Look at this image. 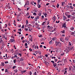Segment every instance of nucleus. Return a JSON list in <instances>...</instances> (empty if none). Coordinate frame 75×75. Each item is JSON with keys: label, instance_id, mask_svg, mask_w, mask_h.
<instances>
[{"label": "nucleus", "instance_id": "33", "mask_svg": "<svg viewBox=\"0 0 75 75\" xmlns=\"http://www.w3.org/2000/svg\"><path fill=\"white\" fill-rule=\"evenodd\" d=\"M70 7H71V9H73V8H74V7H72V6H70Z\"/></svg>", "mask_w": 75, "mask_h": 75}, {"label": "nucleus", "instance_id": "8", "mask_svg": "<svg viewBox=\"0 0 75 75\" xmlns=\"http://www.w3.org/2000/svg\"><path fill=\"white\" fill-rule=\"evenodd\" d=\"M53 65L54 67H55L56 66H57V64L56 63H54L53 64Z\"/></svg>", "mask_w": 75, "mask_h": 75}, {"label": "nucleus", "instance_id": "3", "mask_svg": "<svg viewBox=\"0 0 75 75\" xmlns=\"http://www.w3.org/2000/svg\"><path fill=\"white\" fill-rule=\"evenodd\" d=\"M74 47H68V49H69L70 50H73V51H74Z\"/></svg>", "mask_w": 75, "mask_h": 75}, {"label": "nucleus", "instance_id": "4", "mask_svg": "<svg viewBox=\"0 0 75 75\" xmlns=\"http://www.w3.org/2000/svg\"><path fill=\"white\" fill-rule=\"evenodd\" d=\"M66 27H67V25H66V23H64L63 24L62 26V28H63V27H64V28H65Z\"/></svg>", "mask_w": 75, "mask_h": 75}, {"label": "nucleus", "instance_id": "36", "mask_svg": "<svg viewBox=\"0 0 75 75\" xmlns=\"http://www.w3.org/2000/svg\"><path fill=\"white\" fill-rule=\"evenodd\" d=\"M18 55L19 56L20 55V57H21V53H19V54H18Z\"/></svg>", "mask_w": 75, "mask_h": 75}, {"label": "nucleus", "instance_id": "43", "mask_svg": "<svg viewBox=\"0 0 75 75\" xmlns=\"http://www.w3.org/2000/svg\"><path fill=\"white\" fill-rule=\"evenodd\" d=\"M48 75H51V73L50 72H49L48 73Z\"/></svg>", "mask_w": 75, "mask_h": 75}, {"label": "nucleus", "instance_id": "37", "mask_svg": "<svg viewBox=\"0 0 75 75\" xmlns=\"http://www.w3.org/2000/svg\"><path fill=\"white\" fill-rule=\"evenodd\" d=\"M29 50H30V52H31V51H32V49H31V48H30L29 49Z\"/></svg>", "mask_w": 75, "mask_h": 75}, {"label": "nucleus", "instance_id": "48", "mask_svg": "<svg viewBox=\"0 0 75 75\" xmlns=\"http://www.w3.org/2000/svg\"><path fill=\"white\" fill-rule=\"evenodd\" d=\"M30 9V8H27V11H28Z\"/></svg>", "mask_w": 75, "mask_h": 75}, {"label": "nucleus", "instance_id": "53", "mask_svg": "<svg viewBox=\"0 0 75 75\" xmlns=\"http://www.w3.org/2000/svg\"><path fill=\"white\" fill-rule=\"evenodd\" d=\"M38 58H42V56H41V55L40 56H38Z\"/></svg>", "mask_w": 75, "mask_h": 75}, {"label": "nucleus", "instance_id": "59", "mask_svg": "<svg viewBox=\"0 0 75 75\" xmlns=\"http://www.w3.org/2000/svg\"><path fill=\"white\" fill-rule=\"evenodd\" d=\"M58 61V60L57 59H55V62H57Z\"/></svg>", "mask_w": 75, "mask_h": 75}, {"label": "nucleus", "instance_id": "23", "mask_svg": "<svg viewBox=\"0 0 75 75\" xmlns=\"http://www.w3.org/2000/svg\"><path fill=\"white\" fill-rule=\"evenodd\" d=\"M74 34H75V33H74V32L72 33H71L72 35H73L74 36V35H75Z\"/></svg>", "mask_w": 75, "mask_h": 75}, {"label": "nucleus", "instance_id": "58", "mask_svg": "<svg viewBox=\"0 0 75 75\" xmlns=\"http://www.w3.org/2000/svg\"><path fill=\"white\" fill-rule=\"evenodd\" d=\"M69 45H71V42H69Z\"/></svg>", "mask_w": 75, "mask_h": 75}, {"label": "nucleus", "instance_id": "47", "mask_svg": "<svg viewBox=\"0 0 75 75\" xmlns=\"http://www.w3.org/2000/svg\"><path fill=\"white\" fill-rule=\"evenodd\" d=\"M24 28V25H23L22 27V28Z\"/></svg>", "mask_w": 75, "mask_h": 75}, {"label": "nucleus", "instance_id": "18", "mask_svg": "<svg viewBox=\"0 0 75 75\" xmlns=\"http://www.w3.org/2000/svg\"><path fill=\"white\" fill-rule=\"evenodd\" d=\"M65 40L67 41L68 40H69V38L66 37V38L65 39Z\"/></svg>", "mask_w": 75, "mask_h": 75}, {"label": "nucleus", "instance_id": "13", "mask_svg": "<svg viewBox=\"0 0 75 75\" xmlns=\"http://www.w3.org/2000/svg\"><path fill=\"white\" fill-rule=\"evenodd\" d=\"M72 71L73 72H75V68H72Z\"/></svg>", "mask_w": 75, "mask_h": 75}, {"label": "nucleus", "instance_id": "46", "mask_svg": "<svg viewBox=\"0 0 75 75\" xmlns=\"http://www.w3.org/2000/svg\"><path fill=\"white\" fill-rule=\"evenodd\" d=\"M52 43V40H51L49 44H51Z\"/></svg>", "mask_w": 75, "mask_h": 75}, {"label": "nucleus", "instance_id": "15", "mask_svg": "<svg viewBox=\"0 0 75 75\" xmlns=\"http://www.w3.org/2000/svg\"><path fill=\"white\" fill-rule=\"evenodd\" d=\"M55 44L56 45V46H57L58 44H59V42H56L55 43Z\"/></svg>", "mask_w": 75, "mask_h": 75}, {"label": "nucleus", "instance_id": "32", "mask_svg": "<svg viewBox=\"0 0 75 75\" xmlns=\"http://www.w3.org/2000/svg\"><path fill=\"white\" fill-rule=\"evenodd\" d=\"M15 68H16V66H14L13 67V69H14Z\"/></svg>", "mask_w": 75, "mask_h": 75}, {"label": "nucleus", "instance_id": "50", "mask_svg": "<svg viewBox=\"0 0 75 75\" xmlns=\"http://www.w3.org/2000/svg\"><path fill=\"white\" fill-rule=\"evenodd\" d=\"M42 18H43V19H44V16H42Z\"/></svg>", "mask_w": 75, "mask_h": 75}, {"label": "nucleus", "instance_id": "54", "mask_svg": "<svg viewBox=\"0 0 75 75\" xmlns=\"http://www.w3.org/2000/svg\"><path fill=\"white\" fill-rule=\"evenodd\" d=\"M7 63H8V62L7 61L5 62V64H7Z\"/></svg>", "mask_w": 75, "mask_h": 75}, {"label": "nucleus", "instance_id": "16", "mask_svg": "<svg viewBox=\"0 0 75 75\" xmlns=\"http://www.w3.org/2000/svg\"><path fill=\"white\" fill-rule=\"evenodd\" d=\"M74 28L73 27H71L70 28V30L72 31H73L74 30Z\"/></svg>", "mask_w": 75, "mask_h": 75}, {"label": "nucleus", "instance_id": "62", "mask_svg": "<svg viewBox=\"0 0 75 75\" xmlns=\"http://www.w3.org/2000/svg\"><path fill=\"white\" fill-rule=\"evenodd\" d=\"M52 40H53V41H54V40H55V38H52Z\"/></svg>", "mask_w": 75, "mask_h": 75}, {"label": "nucleus", "instance_id": "20", "mask_svg": "<svg viewBox=\"0 0 75 75\" xmlns=\"http://www.w3.org/2000/svg\"><path fill=\"white\" fill-rule=\"evenodd\" d=\"M42 14V13H41V12H40L38 14L39 16H41Z\"/></svg>", "mask_w": 75, "mask_h": 75}, {"label": "nucleus", "instance_id": "28", "mask_svg": "<svg viewBox=\"0 0 75 75\" xmlns=\"http://www.w3.org/2000/svg\"><path fill=\"white\" fill-rule=\"evenodd\" d=\"M18 31H20V32H21L22 30H21V29H19L18 30Z\"/></svg>", "mask_w": 75, "mask_h": 75}, {"label": "nucleus", "instance_id": "30", "mask_svg": "<svg viewBox=\"0 0 75 75\" xmlns=\"http://www.w3.org/2000/svg\"><path fill=\"white\" fill-rule=\"evenodd\" d=\"M39 18V16H37L35 18V19H38Z\"/></svg>", "mask_w": 75, "mask_h": 75}, {"label": "nucleus", "instance_id": "2", "mask_svg": "<svg viewBox=\"0 0 75 75\" xmlns=\"http://www.w3.org/2000/svg\"><path fill=\"white\" fill-rule=\"evenodd\" d=\"M52 20L53 22H55V20H56V18H55V16H54L53 17V18H52Z\"/></svg>", "mask_w": 75, "mask_h": 75}, {"label": "nucleus", "instance_id": "52", "mask_svg": "<svg viewBox=\"0 0 75 75\" xmlns=\"http://www.w3.org/2000/svg\"><path fill=\"white\" fill-rule=\"evenodd\" d=\"M56 23H59V21H56Z\"/></svg>", "mask_w": 75, "mask_h": 75}, {"label": "nucleus", "instance_id": "7", "mask_svg": "<svg viewBox=\"0 0 75 75\" xmlns=\"http://www.w3.org/2000/svg\"><path fill=\"white\" fill-rule=\"evenodd\" d=\"M29 4V1H26V2L25 3V5H28Z\"/></svg>", "mask_w": 75, "mask_h": 75}, {"label": "nucleus", "instance_id": "40", "mask_svg": "<svg viewBox=\"0 0 75 75\" xmlns=\"http://www.w3.org/2000/svg\"><path fill=\"white\" fill-rule=\"evenodd\" d=\"M28 45V44H27V43H25V46H27V45Z\"/></svg>", "mask_w": 75, "mask_h": 75}, {"label": "nucleus", "instance_id": "21", "mask_svg": "<svg viewBox=\"0 0 75 75\" xmlns=\"http://www.w3.org/2000/svg\"><path fill=\"white\" fill-rule=\"evenodd\" d=\"M61 33H62V34L65 33V30H63V31H61Z\"/></svg>", "mask_w": 75, "mask_h": 75}, {"label": "nucleus", "instance_id": "12", "mask_svg": "<svg viewBox=\"0 0 75 75\" xmlns=\"http://www.w3.org/2000/svg\"><path fill=\"white\" fill-rule=\"evenodd\" d=\"M44 15L45 17H47V16H48V14H47V13H45V14H44Z\"/></svg>", "mask_w": 75, "mask_h": 75}, {"label": "nucleus", "instance_id": "17", "mask_svg": "<svg viewBox=\"0 0 75 75\" xmlns=\"http://www.w3.org/2000/svg\"><path fill=\"white\" fill-rule=\"evenodd\" d=\"M14 58H16V59H18V57H17V56L16 55H15L14 57Z\"/></svg>", "mask_w": 75, "mask_h": 75}, {"label": "nucleus", "instance_id": "38", "mask_svg": "<svg viewBox=\"0 0 75 75\" xmlns=\"http://www.w3.org/2000/svg\"><path fill=\"white\" fill-rule=\"evenodd\" d=\"M38 53L40 54V55H41V52L40 51H39V52H38Z\"/></svg>", "mask_w": 75, "mask_h": 75}, {"label": "nucleus", "instance_id": "5", "mask_svg": "<svg viewBox=\"0 0 75 75\" xmlns=\"http://www.w3.org/2000/svg\"><path fill=\"white\" fill-rule=\"evenodd\" d=\"M32 27V25L29 24L28 25V28H31V27Z\"/></svg>", "mask_w": 75, "mask_h": 75}, {"label": "nucleus", "instance_id": "56", "mask_svg": "<svg viewBox=\"0 0 75 75\" xmlns=\"http://www.w3.org/2000/svg\"><path fill=\"white\" fill-rule=\"evenodd\" d=\"M34 75H37V73H36V72H35V73H34Z\"/></svg>", "mask_w": 75, "mask_h": 75}, {"label": "nucleus", "instance_id": "42", "mask_svg": "<svg viewBox=\"0 0 75 75\" xmlns=\"http://www.w3.org/2000/svg\"><path fill=\"white\" fill-rule=\"evenodd\" d=\"M75 12H74L73 13H72V15L73 16H75Z\"/></svg>", "mask_w": 75, "mask_h": 75}, {"label": "nucleus", "instance_id": "39", "mask_svg": "<svg viewBox=\"0 0 75 75\" xmlns=\"http://www.w3.org/2000/svg\"><path fill=\"white\" fill-rule=\"evenodd\" d=\"M51 62H52V63H53V64H54L55 63V62H54V61H51Z\"/></svg>", "mask_w": 75, "mask_h": 75}, {"label": "nucleus", "instance_id": "10", "mask_svg": "<svg viewBox=\"0 0 75 75\" xmlns=\"http://www.w3.org/2000/svg\"><path fill=\"white\" fill-rule=\"evenodd\" d=\"M60 41H62V42H64V39L62 38H60Z\"/></svg>", "mask_w": 75, "mask_h": 75}, {"label": "nucleus", "instance_id": "60", "mask_svg": "<svg viewBox=\"0 0 75 75\" xmlns=\"http://www.w3.org/2000/svg\"><path fill=\"white\" fill-rule=\"evenodd\" d=\"M42 45H40V48H42Z\"/></svg>", "mask_w": 75, "mask_h": 75}, {"label": "nucleus", "instance_id": "34", "mask_svg": "<svg viewBox=\"0 0 75 75\" xmlns=\"http://www.w3.org/2000/svg\"><path fill=\"white\" fill-rule=\"evenodd\" d=\"M62 62V61H61L60 60H59V61L57 62V64H58L59 62Z\"/></svg>", "mask_w": 75, "mask_h": 75}, {"label": "nucleus", "instance_id": "27", "mask_svg": "<svg viewBox=\"0 0 75 75\" xmlns=\"http://www.w3.org/2000/svg\"><path fill=\"white\" fill-rule=\"evenodd\" d=\"M20 61H23V57H21V59H20Z\"/></svg>", "mask_w": 75, "mask_h": 75}, {"label": "nucleus", "instance_id": "6", "mask_svg": "<svg viewBox=\"0 0 75 75\" xmlns=\"http://www.w3.org/2000/svg\"><path fill=\"white\" fill-rule=\"evenodd\" d=\"M64 64H67V59H64Z\"/></svg>", "mask_w": 75, "mask_h": 75}, {"label": "nucleus", "instance_id": "51", "mask_svg": "<svg viewBox=\"0 0 75 75\" xmlns=\"http://www.w3.org/2000/svg\"><path fill=\"white\" fill-rule=\"evenodd\" d=\"M8 25L9 26H11V24L10 23H8Z\"/></svg>", "mask_w": 75, "mask_h": 75}, {"label": "nucleus", "instance_id": "64", "mask_svg": "<svg viewBox=\"0 0 75 75\" xmlns=\"http://www.w3.org/2000/svg\"><path fill=\"white\" fill-rule=\"evenodd\" d=\"M45 56H46V57H48V55L46 54V55H45Z\"/></svg>", "mask_w": 75, "mask_h": 75}, {"label": "nucleus", "instance_id": "11", "mask_svg": "<svg viewBox=\"0 0 75 75\" xmlns=\"http://www.w3.org/2000/svg\"><path fill=\"white\" fill-rule=\"evenodd\" d=\"M29 40L31 41H33V37H31L30 38Z\"/></svg>", "mask_w": 75, "mask_h": 75}, {"label": "nucleus", "instance_id": "29", "mask_svg": "<svg viewBox=\"0 0 75 75\" xmlns=\"http://www.w3.org/2000/svg\"><path fill=\"white\" fill-rule=\"evenodd\" d=\"M33 14L35 16H37V14L35 12Z\"/></svg>", "mask_w": 75, "mask_h": 75}, {"label": "nucleus", "instance_id": "41", "mask_svg": "<svg viewBox=\"0 0 75 75\" xmlns=\"http://www.w3.org/2000/svg\"><path fill=\"white\" fill-rule=\"evenodd\" d=\"M38 37H40V38L42 37V35H39Z\"/></svg>", "mask_w": 75, "mask_h": 75}, {"label": "nucleus", "instance_id": "1", "mask_svg": "<svg viewBox=\"0 0 75 75\" xmlns=\"http://www.w3.org/2000/svg\"><path fill=\"white\" fill-rule=\"evenodd\" d=\"M69 50H70L69 49H68H68H66V50L64 51H66V52L67 53H68V52H69Z\"/></svg>", "mask_w": 75, "mask_h": 75}, {"label": "nucleus", "instance_id": "31", "mask_svg": "<svg viewBox=\"0 0 75 75\" xmlns=\"http://www.w3.org/2000/svg\"><path fill=\"white\" fill-rule=\"evenodd\" d=\"M40 6V5H38V8H40L41 7V6Z\"/></svg>", "mask_w": 75, "mask_h": 75}, {"label": "nucleus", "instance_id": "35", "mask_svg": "<svg viewBox=\"0 0 75 75\" xmlns=\"http://www.w3.org/2000/svg\"><path fill=\"white\" fill-rule=\"evenodd\" d=\"M13 62L14 63H16V59L13 60Z\"/></svg>", "mask_w": 75, "mask_h": 75}, {"label": "nucleus", "instance_id": "49", "mask_svg": "<svg viewBox=\"0 0 75 75\" xmlns=\"http://www.w3.org/2000/svg\"><path fill=\"white\" fill-rule=\"evenodd\" d=\"M30 75H32V72L31 71H30Z\"/></svg>", "mask_w": 75, "mask_h": 75}, {"label": "nucleus", "instance_id": "45", "mask_svg": "<svg viewBox=\"0 0 75 75\" xmlns=\"http://www.w3.org/2000/svg\"><path fill=\"white\" fill-rule=\"evenodd\" d=\"M70 16H71L70 15H68V16H67L68 18H70Z\"/></svg>", "mask_w": 75, "mask_h": 75}, {"label": "nucleus", "instance_id": "22", "mask_svg": "<svg viewBox=\"0 0 75 75\" xmlns=\"http://www.w3.org/2000/svg\"><path fill=\"white\" fill-rule=\"evenodd\" d=\"M64 4H65V2H62V6H64Z\"/></svg>", "mask_w": 75, "mask_h": 75}, {"label": "nucleus", "instance_id": "44", "mask_svg": "<svg viewBox=\"0 0 75 75\" xmlns=\"http://www.w3.org/2000/svg\"><path fill=\"white\" fill-rule=\"evenodd\" d=\"M25 30H26V31H28V28H25Z\"/></svg>", "mask_w": 75, "mask_h": 75}, {"label": "nucleus", "instance_id": "55", "mask_svg": "<svg viewBox=\"0 0 75 75\" xmlns=\"http://www.w3.org/2000/svg\"><path fill=\"white\" fill-rule=\"evenodd\" d=\"M26 23H28V20H26Z\"/></svg>", "mask_w": 75, "mask_h": 75}, {"label": "nucleus", "instance_id": "9", "mask_svg": "<svg viewBox=\"0 0 75 75\" xmlns=\"http://www.w3.org/2000/svg\"><path fill=\"white\" fill-rule=\"evenodd\" d=\"M13 41H14V39H10L11 42H13Z\"/></svg>", "mask_w": 75, "mask_h": 75}, {"label": "nucleus", "instance_id": "61", "mask_svg": "<svg viewBox=\"0 0 75 75\" xmlns=\"http://www.w3.org/2000/svg\"><path fill=\"white\" fill-rule=\"evenodd\" d=\"M64 55V53H63L62 54H61V55Z\"/></svg>", "mask_w": 75, "mask_h": 75}, {"label": "nucleus", "instance_id": "26", "mask_svg": "<svg viewBox=\"0 0 75 75\" xmlns=\"http://www.w3.org/2000/svg\"><path fill=\"white\" fill-rule=\"evenodd\" d=\"M2 42H3V40H2V39H0V43H1Z\"/></svg>", "mask_w": 75, "mask_h": 75}, {"label": "nucleus", "instance_id": "24", "mask_svg": "<svg viewBox=\"0 0 75 75\" xmlns=\"http://www.w3.org/2000/svg\"><path fill=\"white\" fill-rule=\"evenodd\" d=\"M14 71V72H15V73H17V71H18V70H17V69H16Z\"/></svg>", "mask_w": 75, "mask_h": 75}, {"label": "nucleus", "instance_id": "19", "mask_svg": "<svg viewBox=\"0 0 75 75\" xmlns=\"http://www.w3.org/2000/svg\"><path fill=\"white\" fill-rule=\"evenodd\" d=\"M1 64H2V65H2V66H4V62H2L1 63Z\"/></svg>", "mask_w": 75, "mask_h": 75}, {"label": "nucleus", "instance_id": "14", "mask_svg": "<svg viewBox=\"0 0 75 75\" xmlns=\"http://www.w3.org/2000/svg\"><path fill=\"white\" fill-rule=\"evenodd\" d=\"M67 18V17L66 16H64L63 17V20L64 21H65V19Z\"/></svg>", "mask_w": 75, "mask_h": 75}, {"label": "nucleus", "instance_id": "57", "mask_svg": "<svg viewBox=\"0 0 75 75\" xmlns=\"http://www.w3.org/2000/svg\"><path fill=\"white\" fill-rule=\"evenodd\" d=\"M24 38V37H22L21 38V40H23V39Z\"/></svg>", "mask_w": 75, "mask_h": 75}, {"label": "nucleus", "instance_id": "63", "mask_svg": "<svg viewBox=\"0 0 75 75\" xmlns=\"http://www.w3.org/2000/svg\"><path fill=\"white\" fill-rule=\"evenodd\" d=\"M26 15L27 16H29V13H27L26 14Z\"/></svg>", "mask_w": 75, "mask_h": 75}, {"label": "nucleus", "instance_id": "25", "mask_svg": "<svg viewBox=\"0 0 75 75\" xmlns=\"http://www.w3.org/2000/svg\"><path fill=\"white\" fill-rule=\"evenodd\" d=\"M57 5L56 7H57V8H59V5L58 4H57Z\"/></svg>", "mask_w": 75, "mask_h": 75}]
</instances>
